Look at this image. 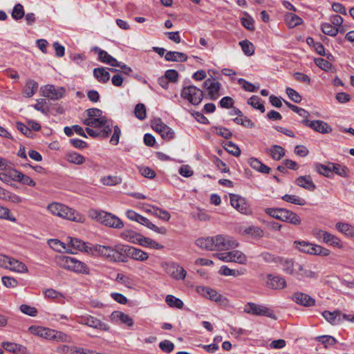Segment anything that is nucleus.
I'll return each mask as SVG.
<instances>
[{"label":"nucleus","instance_id":"obj_1","mask_svg":"<svg viewBox=\"0 0 354 354\" xmlns=\"http://www.w3.org/2000/svg\"><path fill=\"white\" fill-rule=\"evenodd\" d=\"M196 244L199 248L207 250H228L238 245V243L231 240L230 236L217 235L213 237H202L196 240Z\"/></svg>","mask_w":354,"mask_h":354},{"label":"nucleus","instance_id":"obj_2","mask_svg":"<svg viewBox=\"0 0 354 354\" xmlns=\"http://www.w3.org/2000/svg\"><path fill=\"white\" fill-rule=\"evenodd\" d=\"M124 245H93L91 249L92 255H99L110 262H125L123 255Z\"/></svg>","mask_w":354,"mask_h":354},{"label":"nucleus","instance_id":"obj_3","mask_svg":"<svg viewBox=\"0 0 354 354\" xmlns=\"http://www.w3.org/2000/svg\"><path fill=\"white\" fill-rule=\"evenodd\" d=\"M59 261L60 266L64 269L85 274H88L90 272V270L86 264L75 258L68 256H62L59 257Z\"/></svg>","mask_w":354,"mask_h":354},{"label":"nucleus","instance_id":"obj_4","mask_svg":"<svg viewBox=\"0 0 354 354\" xmlns=\"http://www.w3.org/2000/svg\"><path fill=\"white\" fill-rule=\"evenodd\" d=\"M180 96L192 104L198 105L203 100V92L194 85L186 86L183 87Z\"/></svg>","mask_w":354,"mask_h":354},{"label":"nucleus","instance_id":"obj_5","mask_svg":"<svg viewBox=\"0 0 354 354\" xmlns=\"http://www.w3.org/2000/svg\"><path fill=\"white\" fill-rule=\"evenodd\" d=\"M95 217L102 224L116 229L123 227V222L116 216L106 212H95Z\"/></svg>","mask_w":354,"mask_h":354},{"label":"nucleus","instance_id":"obj_6","mask_svg":"<svg viewBox=\"0 0 354 354\" xmlns=\"http://www.w3.org/2000/svg\"><path fill=\"white\" fill-rule=\"evenodd\" d=\"M244 312L257 316H266L273 319H276V315L270 310L269 308L263 306L256 304L252 302H248L244 307Z\"/></svg>","mask_w":354,"mask_h":354},{"label":"nucleus","instance_id":"obj_7","mask_svg":"<svg viewBox=\"0 0 354 354\" xmlns=\"http://www.w3.org/2000/svg\"><path fill=\"white\" fill-rule=\"evenodd\" d=\"M214 257L225 262H235L240 264H245L246 256L239 250H232L225 253H216Z\"/></svg>","mask_w":354,"mask_h":354},{"label":"nucleus","instance_id":"obj_8","mask_svg":"<svg viewBox=\"0 0 354 354\" xmlns=\"http://www.w3.org/2000/svg\"><path fill=\"white\" fill-rule=\"evenodd\" d=\"M230 203L233 207L243 214H250L251 209L245 199L237 194H230Z\"/></svg>","mask_w":354,"mask_h":354},{"label":"nucleus","instance_id":"obj_9","mask_svg":"<svg viewBox=\"0 0 354 354\" xmlns=\"http://www.w3.org/2000/svg\"><path fill=\"white\" fill-rule=\"evenodd\" d=\"M123 255H124L125 262L127 261V257L139 261H145L149 258V255L147 252L140 249L129 245H124Z\"/></svg>","mask_w":354,"mask_h":354},{"label":"nucleus","instance_id":"obj_10","mask_svg":"<svg viewBox=\"0 0 354 354\" xmlns=\"http://www.w3.org/2000/svg\"><path fill=\"white\" fill-rule=\"evenodd\" d=\"M301 122L304 126L308 127L320 133H330L333 130L332 127L323 120H309L308 119H304Z\"/></svg>","mask_w":354,"mask_h":354},{"label":"nucleus","instance_id":"obj_11","mask_svg":"<svg viewBox=\"0 0 354 354\" xmlns=\"http://www.w3.org/2000/svg\"><path fill=\"white\" fill-rule=\"evenodd\" d=\"M43 95L52 100H58L62 98L66 93V89L62 87H56L54 85L48 84L42 88Z\"/></svg>","mask_w":354,"mask_h":354},{"label":"nucleus","instance_id":"obj_12","mask_svg":"<svg viewBox=\"0 0 354 354\" xmlns=\"http://www.w3.org/2000/svg\"><path fill=\"white\" fill-rule=\"evenodd\" d=\"M203 87L207 91V95L210 100H216L219 97V91L221 84L214 79L208 78L203 82Z\"/></svg>","mask_w":354,"mask_h":354},{"label":"nucleus","instance_id":"obj_13","mask_svg":"<svg viewBox=\"0 0 354 354\" xmlns=\"http://www.w3.org/2000/svg\"><path fill=\"white\" fill-rule=\"evenodd\" d=\"M266 286L272 290H282L286 287L287 283L284 277L268 274H267Z\"/></svg>","mask_w":354,"mask_h":354},{"label":"nucleus","instance_id":"obj_14","mask_svg":"<svg viewBox=\"0 0 354 354\" xmlns=\"http://www.w3.org/2000/svg\"><path fill=\"white\" fill-rule=\"evenodd\" d=\"M292 300L297 304L304 307H312L315 305V299L309 295L301 292H295L291 297Z\"/></svg>","mask_w":354,"mask_h":354},{"label":"nucleus","instance_id":"obj_15","mask_svg":"<svg viewBox=\"0 0 354 354\" xmlns=\"http://www.w3.org/2000/svg\"><path fill=\"white\" fill-rule=\"evenodd\" d=\"M166 272L176 280H183L187 275V271L175 262L167 265Z\"/></svg>","mask_w":354,"mask_h":354},{"label":"nucleus","instance_id":"obj_16","mask_svg":"<svg viewBox=\"0 0 354 354\" xmlns=\"http://www.w3.org/2000/svg\"><path fill=\"white\" fill-rule=\"evenodd\" d=\"M197 290L200 294L216 303L221 304L224 301V300H225V298L223 296L218 293L215 290L210 288L198 286L197 288Z\"/></svg>","mask_w":354,"mask_h":354},{"label":"nucleus","instance_id":"obj_17","mask_svg":"<svg viewBox=\"0 0 354 354\" xmlns=\"http://www.w3.org/2000/svg\"><path fill=\"white\" fill-rule=\"evenodd\" d=\"M21 172L13 168H8L0 173V180L7 184L10 183L12 181L19 182Z\"/></svg>","mask_w":354,"mask_h":354},{"label":"nucleus","instance_id":"obj_18","mask_svg":"<svg viewBox=\"0 0 354 354\" xmlns=\"http://www.w3.org/2000/svg\"><path fill=\"white\" fill-rule=\"evenodd\" d=\"M57 216L76 222L82 221V217L80 215L77 214L74 209L64 205L63 204H61L59 214Z\"/></svg>","mask_w":354,"mask_h":354},{"label":"nucleus","instance_id":"obj_19","mask_svg":"<svg viewBox=\"0 0 354 354\" xmlns=\"http://www.w3.org/2000/svg\"><path fill=\"white\" fill-rule=\"evenodd\" d=\"M295 183L310 192H313L316 189V185L313 183L310 175L300 176L295 180Z\"/></svg>","mask_w":354,"mask_h":354},{"label":"nucleus","instance_id":"obj_20","mask_svg":"<svg viewBox=\"0 0 354 354\" xmlns=\"http://www.w3.org/2000/svg\"><path fill=\"white\" fill-rule=\"evenodd\" d=\"M298 263L293 261L292 259L281 257L279 264L281 266L283 272L287 274L293 276Z\"/></svg>","mask_w":354,"mask_h":354},{"label":"nucleus","instance_id":"obj_21","mask_svg":"<svg viewBox=\"0 0 354 354\" xmlns=\"http://www.w3.org/2000/svg\"><path fill=\"white\" fill-rule=\"evenodd\" d=\"M298 280H304L306 278H317L316 272L307 270L300 263H297L295 274L293 275Z\"/></svg>","mask_w":354,"mask_h":354},{"label":"nucleus","instance_id":"obj_22","mask_svg":"<svg viewBox=\"0 0 354 354\" xmlns=\"http://www.w3.org/2000/svg\"><path fill=\"white\" fill-rule=\"evenodd\" d=\"M281 221L289 223L294 225H299L301 223V219L297 214L289 209H283Z\"/></svg>","mask_w":354,"mask_h":354},{"label":"nucleus","instance_id":"obj_23","mask_svg":"<svg viewBox=\"0 0 354 354\" xmlns=\"http://www.w3.org/2000/svg\"><path fill=\"white\" fill-rule=\"evenodd\" d=\"M138 223L142 224V225L146 226L150 230H153L154 232L161 234H165L167 233V229L164 227H158L153 223H152L147 218L144 217L141 215H140L138 218L137 221Z\"/></svg>","mask_w":354,"mask_h":354},{"label":"nucleus","instance_id":"obj_24","mask_svg":"<svg viewBox=\"0 0 354 354\" xmlns=\"http://www.w3.org/2000/svg\"><path fill=\"white\" fill-rule=\"evenodd\" d=\"M322 314L326 320L332 325H336L342 322V313L339 310H337L333 312L324 310Z\"/></svg>","mask_w":354,"mask_h":354},{"label":"nucleus","instance_id":"obj_25","mask_svg":"<svg viewBox=\"0 0 354 354\" xmlns=\"http://www.w3.org/2000/svg\"><path fill=\"white\" fill-rule=\"evenodd\" d=\"M2 347L6 351L16 354H26V348L17 343L3 342Z\"/></svg>","mask_w":354,"mask_h":354},{"label":"nucleus","instance_id":"obj_26","mask_svg":"<svg viewBox=\"0 0 354 354\" xmlns=\"http://www.w3.org/2000/svg\"><path fill=\"white\" fill-rule=\"evenodd\" d=\"M243 234L253 239H259L264 236V231L259 226L251 225L244 228Z\"/></svg>","mask_w":354,"mask_h":354},{"label":"nucleus","instance_id":"obj_27","mask_svg":"<svg viewBox=\"0 0 354 354\" xmlns=\"http://www.w3.org/2000/svg\"><path fill=\"white\" fill-rule=\"evenodd\" d=\"M266 151L275 160H279L285 156L284 149L277 145H274L270 148L266 149Z\"/></svg>","mask_w":354,"mask_h":354},{"label":"nucleus","instance_id":"obj_28","mask_svg":"<svg viewBox=\"0 0 354 354\" xmlns=\"http://www.w3.org/2000/svg\"><path fill=\"white\" fill-rule=\"evenodd\" d=\"M187 58L185 53L177 51H168L165 55V60L168 62H184L187 60Z\"/></svg>","mask_w":354,"mask_h":354},{"label":"nucleus","instance_id":"obj_29","mask_svg":"<svg viewBox=\"0 0 354 354\" xmlns=\"http://www.w3.org/2000/svg\"><path fill=\"white\" fill-rule=\"evenodd\" d=\"M137 243L142 246L152 249L160 250L163 248V245H162L161 244L158 243V242L155 241L153 239H151L147 237H144L142 236L138 237V239H137Z\"/></svg>","mask_w":354,"mask_h":354},{"label":"nucleus","instance_id":"obj_30","mask_svg":"<svg viewBox=\"0 0 354 354\" xmlns=\"http://www.w3.org/2000/svg\"><path fill=\"white\" fill-rule=\"evenodd\" d=\"M284 21L286 25L290 28H295L304 22L303 19L300 17L290 12L285 14Z\"/></svg>","mask_w":354,"mask_h":354},{"label":"nucleus","instance_id":"obj_31","mask_svg":"<svg viewBox=\"0 0 354 354\" xmlns=\"http://www.w3.org/2000/svg\"><path fill=\"white\" fill-rule=\"evenodd\" d=\"M67 239L70 240L69 243L73 248L77 249L80 251H84L87 253L91 254L90 249L91 247H88V245H86V243L84 242L83 241L77 238H73L70 236H68Z\"/></svg>","mask_w":354,"mask_h":354},{"label":"nucleus","instance_id":"obj_32","mask_svg":"<svg viewBox=\"0 0 354 354\" xmlns=\"http://www.w3.org/2000/svg\"><path fill=\"white\" fill-rule=\"evenodd\" d=\"M113 319L120 321L122 324H126L129 327L132 326L134 324L133 319L127 314L120 311H115L111 314Z\"/></svg>","mask_w":354,"mask_h":354},{"label":"nucleus","instance_id":"obj_33","mask_svg":"<svg viewBox=\"0 0 354 354\" xmlns=\"http://www.w3.org/2000/svg\"><path fill=\"white\" fill-rule=\"evenodd\" d=\"M93 75L100 83H106L110 80V74L104 67L93 69Z\"/></svg>","mask_w":354,"mask_h":354},{"label":"nucleus","instance_id":"obj_34","mask_svg":"<svg viewBox=\"0 0 354 354\" xmlns=\"http://www.w3.org/2000/svg\"><path fill=\"white\" fill-rule=\"evenodd\" d=\"M335 227L339 232L346 236L354 237V226L351 224L338 222L336 223Z\"/></svg>","mask_w":354,"mask_h":354},{"label":"nucleus","instance_id":"obj_35","mask_svg":"<svg viewBox=\"0 0 354 354\" xmlns=\"http://www.w3.org/2000/svg\"><path fill=\"white\" fill-rule=\"evenodd\" d=\"M106 129H106L95 130L93 129L86 127V131L91 137H93V138L100 137L102 138H106L109 137V136L111 133V129H109L107 127Z\"/></svg>","mask_w":354,"mask_h":354},{"label":"nucleus","instance_id":"obj_36","mask_svg":"<svg viewBox=\"0 0 354 354\" xmlns=\"http://www.w3.org/2000/svg\"><path fill=\"white\" fill-rule=\"evenodd\" d=\"M122 181V179L120 176H102L100 178V182L103 185L106 186H114L118 184H120Z\"/></svg>","mask_w":354,"mask_h":354},{"label":"nucleus","instance_id":"obj_37","mask_svg":"<svg viewBox=\"0 0 354 354\" xmlns=\"http://www.w3.org/2000/svg\"><path fill=\"white\" fill-rule=\"evenodd\" d=\"M331 165L332 173L334 172L341 177H347L348 176L349 169L347 167L337 163L330 162Z\"/></svg>","mask_w":354,"mask_h":354},{"label":"nucleus","instance_id":"obj_38","mask_svg":"<svg viewBox=\"0 0 354 354\" xmlns=\"http://www.w3.org/2000/svg\"><path fill=\"white\" fill-rule=\"evenodd\" d=\"M38 87L37 83L32 80H28L24 89V95L26 97H32Z\"/></svg>","mask_w":354,"mask_h":354},{"label":"nucleus","instance_id":"obj_39","mask_svg":"<svg viewBox=\"0 0 354 354\" xmlns=\"http://www.w3.org/2000/svg\"><path fill=\"white\" fill-rule=\"evenodd\" d=\"M245 270L241 269V270H233L229 268L226 266H222L218 271V273L221 275L224 276H239V275H243L245 274Z\"/></svg>","mask_w":354,"mask_h":354},{"label":"nucleus","instance_id":"obj_40","mask_svg":"<svg viewBox=\"0 0 354 354\" xmlns=\"http://www.w3.org/2000/svg\"><path fill=\"white\" fill-rule=\"evenodd\" d=\"M88 326L103 331H107L109 329V326L106 324L91 315L90 317Z\"/></svg>","mask_w":354,"mask_h":354},{"label":"nucleus","instance_id":"obj_41","mask_svg":"<svg viewBox=\"0 0 354 354\" xmlns=\"http://www.w3.org/2000/svg\"><path fill=\"white\" fill-rule=\"evenodd\" d=\"M95 124L93 125V127L95 128H99L100 129H106V127L109 129H112L113 124L111 120H107V118L105 116H102L100 118H95L94 119Z\"/></svg>","mask_w":354,"mask_h":354},{"label":"nucleus","instance_id":"obj_42","mask_svg":"<svg viewBox=\"0 0 354 354\" xmlns=\"http://www.w3.org/2000/svg\"><path fill=\"white\" fill-rule=\"evenodd\" d=\"M281 199L287 203L301 206L306 204L305 199L293 194H285L281 197Z\"/></svg>","mask_w":354,"mask_h":354},{"label":"nucleus","instance_id":"obj_43","mask_svg":"<svg viewBox=\"0 0 354 354\" xmlns=\"http://www.w3.org/2000/svg\"><path fill=\"white\" fill-rule=\"evenodd\" d=\"M0 198L10 201L13 203H20L23 201V198L14 193L10 192L3 189V192L0 196Z\"/></svg>","mask_w":354,"mask_h":354},{"label":"nucleus","instance_id":"obj_44","mask_svg":"<svg viewBox=\"0 0 354 354\" xmlns=\"http://www.w3.org/2000/svg\"><path fill=\"white\" fill-rule=\"evenodd\" d=\"M322 241L326 244L335 246L337 248H342V243L339 238L334 236L333 234L326 232L322 239Z\"/></svg>","mask_w":354,"mask_h":354},{"label":"nucleus","instance_id":"obj_45","mask_svg":"<svg viewBox=\"0 0 354 354\" xmlns=\"http://www.w3.org/2000/svg\"><path fill=\"white\" fill-rule=\"evenodd\" d=\"M330 162H328L326 165L321 163L315 164V171L321 175L326 177H330V174H332L331 165H330Z\"/></svg>","mask_w":354,"mask_h":354},{"label":"nucleus","instance_id":"obj_46","mask_svg":"<svg viewBox=\"0 0 354 354\" xmlns=\"http://www.w3.org/2000/svg\"><path fill=\"white\" fill-rule=\"evenodd\" d=\"M66 160L71 163L82 165L85 162V158L76 152H69L66 154Z\"/></svg>","mask_w":354,"mask_h":354},{"label":"nucleus","instance_id":"obj_47","mask_svg":"<svg viewBox=\"0 0 354 354\" xmlns=\"http://www.w3.org/2000/svg\"><path fill=\"white\" fill-rule=\"evenodd\" d=\"M294 245L298 250L307 254H310L313 244L304 241H295Z\"/></svg>","mask_w":354,"mask_h":354},{"label":"nucleus","instance_id":"obj_48","mask_svg":"<svg viewBox=\"0 0 354 354\" xmlns=\"http://www.w3.org/2000/svg\"><path fill=\"white\" fill-rule=\"evenodd\" d=\"M165 301L170 308H176L178 309H181L183 308L184 305L181 299L171 295H168L166 297Z\"/></svg>","mask_w":354,"mask_h":354},{"label":"nucleus","instance_id":"obj_49","mask_svg":"<svg viewBox=\"0 0 354 354\" xmlns=\"http://www.w3.org/2000/svg\"><path fill=\"white\" fill-rule=\"evenodd\" d=\"M322 32L330 37H335L338 33V28L333 26L330 23H323L321 25Z\"/></svg>","mask_w":354,"mask_h":354},{"label":"nucleus","instance_id":"obj_50","mask_svg":"<svg viewBox=\"0 0 354 354\" xmlns=\"http://www.w3.org/2000/svg\"><path fill=\"white\" fill-rule=\"evenodd\" d=\"M10 262V264H9V269L19 272H24L28 271L26 266L22 262H20L18 260L11 258Z\"/></svg>","mask_w":354,"mask_h":354},{"label":"nucleus","instance_id":"obj_51","mask_svg":"<svg viewBox=\"0 0 354 354\" xmlns=\"http://www.w3.org/2000/svg\"><path fill=\"white\" fill-rule=\"evenodd\" d=\"M315 340L324 344L325 348L333 346L337 342V339L330 335L318 336L315 337Z\"/></svg>","mask_w":354,"mask_h":354},{"label":"nucleus","instance_id":"obj_52","mask_svg":"<svg viewBox=\"0 0 354 354\" xmlns=\"http://www.w3.org/2000/svg\"><path fill=\"white\" fill-rule=\"evenodd\" d=\"M248 103L253 108L259 110L261 113H264L266 111L264 105L261 102V98L257 95H252L250 97Z\"/></svg>","mask_w":354,"mask_h":354},{"label":"nucleus","instance_id":"obj_53","mask_svg":"<svg viewBox=\"0 0 354 354\" xmlns=\"http://www.w3.org/2000/svg\"><path fill=\"white\" fill-rule=\"evenodd\" d=\"M242 50L248 56L252 55L254 53V45L248 40L245 39L239 42Z\"/></svg>","mask_w":354,"mask_h":354},{"label":"nucleus","instance_id":"obj_54","mask_svg":"<svg viewBox=\"0 0 354 354\" xmlns=\"http://www.w3.org/2000/svg\"><path fill=\"white\" fill-rule=\"evenodd\" d=\"M225 150L230 154L238 157L240 156L241 151L240 148L232 141H227L225 143Z\"/></svg>","mask_w":354,"mask_h":354},{"label":"nucleus","instance_id":"obj_55","mask_svg":"<svg viewBox=\"0 0 354 354\" xmlns=\"http://www.w3.org/2000/svg\"><path fill=\"white\" fill-rule=\"evenodd\" d=\"M153 215L166 221H168L171 217L168 211L162 209L155 206H153Z\"/></svg>","mask_w":354,"mask_h":354},{"label":"nucleus","instance_id":"obj_56","mask_svg":"<svg viewBox=\"0 0 354 354\" xmlns=\"http://www.w3.org/2000/svg\"><path fill=\"white\" fill-rule=\"evenodd\" d=\"M92 50L98 55V59L105 64H107L112 57L106 51L100 49L99 47H93Z\"/></svg>","mask_w":354,"mask_h":354},{"label":"nucleus","instance_id":"obj_57","mask_svg":"<svg viewBox=\"0 0 354 354\" xmlns=\"http://www.w3.org/2000/svg\"><path fill=\"white\" fill-rule=\"evenodd\" d=\"M284 208H266L265 212L270 216L281 221Z\"/></svg>","mask_w":354,"mask_h":354},{"label":"nucleus","instance_id":"obj_58","mask_svg":"<svg viewBox=\"0 0 354 354\" xmlns=\"http://www.w3.org/2000/svg\"><path fill=\"white\" fill-rule=\"evenodd\" d=\"M140 235L132 230H124L121 234V237L129 242L137 243V239Z\"/></svg>","mask_w":354,"mask_h":354},{"label":"nucleus","instance_id":"obj_59","mask_svg":"<svg viewBox=\"0 0 354 354\" xmlns=\"http://www.w3.org/2000/svg\"><path fill=\"white\" fill-rule=\"evenodd\" d=\"M310 254L326 257L330 254V250L321 245L313 244Z\"/></svg>","mask_w":354,"mask_h":354},{"label":"nucleus","instance_id":"obj_60","mask_svg":"<svg viewBox=\"0 0 354 354\" xmlns=\"http://www.w3.org/2000/svg\"><path fill=\"white\" fill-rule=\"evenodd\" d=\"M134 113L135 116L140 120H143L146 118V107L144 104L139 103L136 105L135 109H134Z\"/></svg>","mask_w":354,"mask_h":354},{"label":"nucleus","instance_id":"obj_61","mask_svg":"<svg viewBox=\"0 0 354 354\" xmlns=\"http://www.w3.org/2000/svg\"><path fill=\"white\" fill-rule=\"evenodd\" d=\"M25 13L23 6L20 3L16 4L12 10V18L15 20H19L22 19Z\"/></svg>","mask_w":354,"mask_h":354},{"label":"nucleus","instance_id":"obj_62","mask_svg":"<svg viewBox=\"0 0 354 354\" xmlns=\"http://www.w3.org/2000/svg\"><path fill=\"white\" fill-rule=\"evenodd\" d=\"M266 263H279L281 257L276 256L270 252H263L260 255Z\"/></svg>","mask_w":354,"mask_h":354},{"label":"nucleus","instance_id":"obj_63","mask_svg":"<svg viewBox=\"0 0 354 354\" xmlns=\"http://www.w3.org/2000/svg\"><path fill=\"white\" fill-rule=\"evenodd\" d=\"M160 348L166 353H170L174 349V344L171 341L165 339L159 343Z\"/></svg>","mask_w":354,"mask_h":354},{"label":"nucleus","instance_id":"obj_64","mask_svg":"<svg viewBox=\"0 0 354 354\" xmlns=\"http://www.w3.org/2000/svg\"><path fill=\"white\" fill-rule=\"evenodd\" d=\"M289 98L295 103H300L302 98L301 96L293 88L288 87L286 90Z\"/></svg>","mask_w":354,"mask_h":354}]
</instances>
